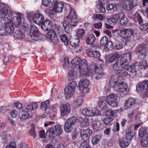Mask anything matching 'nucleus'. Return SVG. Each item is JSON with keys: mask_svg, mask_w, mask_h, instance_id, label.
<instances>
[{"mask_svg": "<svg viewBox=\"0 0 148 148\" xmlns=\"http://www.w3.org/2000/svg\"><path fill=\"white\" fill-rule=\"evenodd\" d=\"M29 34L33 40L37 41H43L45 37V35L40 33L38 28L34 25L30 27Z\"/></svg>", "mask_w": 148, "mask_h": 148, "instance_id": "39448f33", "label": "nucleus"}, {"mask_svg": "<svg viewBox=\"0 0 148 148\" xmlns=\"http://www.w3.org/2000/svg\"><path fill=\"white\" fill-rule=\"evenodd\" d=\"M90 82L88 79L83 78L80 80L78 87L81 92L84 94H86L89 92L90 88L88 86Z\"/></svg>", "mask_w": 148, "mask_h": 148, "instance_id": "6e6552de", "label": "nucleus"}, {"mask_svg": "<svg viewBox=\"0 0 148 148\" xmlns=\"http://www.w3.org/2000/svg\"><path fill=\"white\" fill-rule=\"evenodd\" d=\"M126 64L122 66V68L118 72L114 75L113 76L116 75V77L117 78L119 79V78L120 77H124L125 76H128V72L126 71L127 69H125L123 67H125V66Z\"/></svg>", "mask_w": 148, "mask_h": 148, "instance_id": "5701e85b", "label": "nucleus"}, {"mask_svg": "<svg viewBox=\"0 0 148 148\" xmlns=\"http://www.w3.org/2000/svg\"><path fill=\"white\" fill-rule=\"evenodd\" d=\"M123 65L118 60L114 64L113 69L115 71L116 74L122 68Z\"/></svg>", "mask_w": 148, "mask_h": 148, "instance_id": "7c9ffc66", "label": "nucleus"}, {"mask_svg": "<svg viewBox=\"0 0 148 148\" xmlns=\"http://www.w3.org/2000/svg\"><path fill=\"white\" fill-rule=\"evenodd\" d=\"M114 119L112 118L109 117H106L103 119V122L105 124H108L110 122H112Z\"/></svg>", "mask_w": 148, "mask_h": 148, "instance_id": "0e129e2a", "label": "nucleus"}, {"mask_svg": "<svg viewBox=\"0 0 148 148\" xmlns=\"http://www.w3.org/2000/svg\"><path fill=\"white\" fill-rule=\"evenodd\" d=\"M33 20L35 23L41 26L44 22V17L42 14L38 13L34 15Z\"/></svg>", "mask_w": 148, "mask_h": 148, "instance_id": "aec40b11", "label": "nucleus"}, {"mask_svg": "<svg viewBox=\"0 0 148 148\" xmlns=\"http://www.w3.org/2000/svg\"><path fill=\"white\" fill-rule=\"evenodd\" d=\"M104 113L106 116L112 118L113 119L116 116V112L110 109L106 110Z\"/></svg>", "mask_w": 148, "mask_h": 148, "instance_id": "f704fd0d", "label": "nucleus"}, {"mask_svg": "<svg viewBox=\"0 0 148 148\" xmlns=\"http://www.w3.org/2000/svg\"><path fill=\"white\" fill-rule=\"evenodd\" d=\"M68 18L71 20V22L73 23H76L78 22V19L75 10L72 7H70L69 8Z\"/></svg>", "mask_w": 148, "mask_h": 148, "instance_id": "dca6fc26", "label": "nucleus"}, {"mask_svg": "<svg viewBox=\"0 0 148 148\" xmlns=\"http://www.w3.org/2000/svg\"><path fill=\"white\" fill-rule=\"evenodd\" d=\"M116 6V4L115 3L109 4L106 5V8L108 11H110L113 10Z\"/></svg>", "mask_w": 148, "mask_h": 148, "instance_id": "680f3d73", "label": "nucleus"}, {"mask_svg": "<svg viewBox=\"0 0 148 148\" xmlns=\"http://www.w3.org/2000/svg\"><path fill=\"white\" fill-rule=\"evenodd\" d=\"M139 136L140 137L143 138L148 136V132L147 128L145 127H141L139 130Z\"/></svg>", "mask_w": 148, "mask_h": 148, "instance_id": "c85d7f7f", "label": "nucleus"}, {"mask_svg": "<svg viewBox=\"0 0 148 148\" xmlns=\"http://www.w3.org/2000/svg\"><path fill=\"white\" fill-rule=\"evenodd\" d=\"M138 0H132L130 2V0H125L122 3V6L124 9L129 11H130L138 4Z\"/></svg>", "mask_w": 148, "mask_h": 148, "instance_id": "ddd939ff", "label": "nucleus"}, {"mask_svg": "<svg viewBox=\"0 0 148 148\" xmlns=\"http://www.w3.org/2000/svg\"><path fill=\"white\" fill-rule=\"evenodd\" d=\"M76 120V117L73 116L68 119L66 121V123L73 126V125L75 123Z\"/></svg>", "mask_w": 148, "mask_h": 148, "instance_id": "603ef678", "label": "nucleus"}, {"mask_svg": "<svg viewBox=\"0 0 148 148\" xmlns=\"http://www.w3.org/2000/svg\"><path fill=\"white\" fill-rule=\"evenodd\" d=\"M64 63L63 65V68L66 71H68L71 69V67L69 65V61L67 58H65L64 59Z\"/></svg>", "mask_w": 148, "mask_h": 148, "instance_id": "ea45409f", "label": "nucleus"}, {"mask_svg": "<svg viewBox=\"0 0 148 148\" xmlns=\"http://www.w3.org/2000/svg\"><path fill=\"white\" fill-rule=\"evenodd\" d=\"M79 40L78 38H75L73 39L71 41L70 44L72 47H74L79 45Z\"/></svg>", "mask_w": 148, "mask_h": 148, "instance_id": "13d9d810", "label": "nucleus"}, {"mask_svg": "<svg viewBox=\"0 0 148 148\" xmlns=\"http://www.w3.org/2000/svg\"><path fill=\"white\" fill-rule=\"evenodd\" d=\"M118 21L120 20V23L122 25L126 24L128 21V19L126 17L125 14L123 12H121L118 14Z\"/></svg>", "mask_w": 148, "mask_h": 148, "instance_id": "a878e982", "label": "nucleus"}, {"mask_svg": "<svg viewBox=\"0 0 148 148\" xmlns=\"http://www.w3.org/2000/svg\"><path fill=\"white\" fill-rule=\"evenodd\" d=\"M92 18L95 20L98 19L101 21L103 19V16L100 14H95L92 16Z\"/></svg>", "mask_w": 148, "mask_h": 148, "instance_id": "bf43d9fd", "label": "nucleus"}, {"mask_svg": "<svg viewBox=\"0 0 148 148\" xmlns=\"http://www.w3.org/2000/svg\"><path fill=\"white\" fill-rule=\"evenodd\" d=\"M77 85V82L75 81H73L69 83L67 86L69 87L72 88H73V89L75 90Z\"/></svg>", "mask_w": 148, "mask_h": 148, "instance_id": "69168bd1", "label": "nucleus"}, {"mask_svg": "<svg viewBox=\"0 0 148 148\" xmlns=\"http://www.w3.org/2000/svg\"><path fill=\"white\" fill-rule=\"evenodd\" d=\"M73 127L71 125H69L66 122L64 126V130L67 133L71 132L73 129Z\"/></svg>", "mask_w": 148, "mask_h": 148, "instance_id": "4d7b16f0", "label": "nucleus"}, {"mask_svg": "<svg viewBox=\"0 0 148 148\" xmlns=\"http://www.w3.org/2000/svg\"><path fill=\"white\" fill-rule=\"evenodd\" d=\"M101 138V136L99 135H97L95 136L92 139L91 142L93 145H96Z\"/></svg>", "mask_w": 148, "mask_h": 148, "instance_id": "de8ad7c7", "label": "nucleus"}, {"mask_svg": "<svg viewBox=\"0 0 148 148\" xmlns=\"http://www.w3.org/2000/svg\"><path fill=\"white\" fill-rule=\"evenodd\" d=\"M5 148H16V144L14 142H12L7 145Z\"/></svg>", "mask_w": 148, "mask_h": 148, "instance_id": "338daca9", "label": "nucleus"}, {"mask_svg": "<svg viewBox=\"0 0 148 148\" xmlns=\"http://www.w3.org/2000/svg\"><path fill=\"white\" fill-rule=\"evenodd\" d=\"M92 131L90 129L84 130L81 132L80 136L82 139L86 141L89 139V135L92 134Z\"/></svg>", "mask_w": 148, "mask_h": 148, "instance_id": "6ab92c4d", "label": "nucleus"}, {"mask_svg": "<svg viewBox=\"0 0 148 148\" xmlns=\"http://www.w3.org/2000/svg\"><path fill=\"white\" fill-rule=\"evenodd\" d=\"M141 143L143 147H148V136L142 138Z\"/></svg>", "mask_w": 148, "mask_h": 148, "instance_id": "49530a36", "label": "nucleus"}, {"mask_svg": "<svg viewBox=\"0 0 148 148\" xmlns=\"http://www.w3.org/2000/svg\"><path fill=\"white\" fill-rule=\"evenodd\" d=\"M104 47L105 50L108 51L112 50L114 47L112 42L111 41H109Z\"/></svg>", "mask_w": 148, "mask_h": 148, "instance_id": "c03bdc74", "label": "nucleus"}, {"mask_svg": "<svg viewBox=\"0 0 148 148\" xmlns=\"http://www.w3.org/2000/svg\"><path fill=\"white\" fill-rule=\"evenodd\" d=\"M71 112L70 104L68 103L62 104L60 108V114L62 116H66Z\"/></svg>", "mask_w": 148, "mask_h": 148, "instance_id": "2eb2a0df", "label": "nucleus"}, {"mask_svg": "<svg viewBox=\"0 0 148 148\" xmlns=\"http://www.w3.org/2000/svg\"><path fill=\"white\" fill-rule=\"evenodd\" d=\"M60 38L62 42L66 46L69 43L68 38L65 34H63L60 36Z\"/></svg>", "mask_w": 148, "mask_h": 148, "instance_id": "79ce46f5", "label": "nucleus"}, {"mask_svg": "<svg viewBox=\"0 0 148 148\" xmlns=\"http://www.w3.org/2000/svg\"><path fill=\"white\" fill-rule=\"evenodd\" d=\"M49 103V101L47 100L41 103L40 108L43 110H45L47 108Z\"/></svg>", "mask_w": 148, "mask_h": 148, "instance_id": "6e6d98bb", "label": "nucleus"}, {"mask_svg": "<svg viewBox=\"0 0 148 148\" xmlns=\"http://www.w3.org/2000/svg\"><path fill=\"white\" fill-rule=\"evenodd\" d=\"M95 40V36L93 34H90L88 35L86 38V44L89 45H92Z\"/></svg>", "mask_w": 148, "mask_h": 148, "instance_id": "e433bc0d", "label": "nucleus"}, {"mask_svg": "<svg viewBox=\"0 0 148 148\" xmlns=\"http://www.w3.org/2000/svg\"><path fill=\"white\" fill-rule=\"evenodd\" d=\"M119 143L120 147L123 148L128 147L130 142L127 141L125 138H123L119 140Z\"/></svg>", "mask_w": 148, "mask_h": 148, "instance_id": "473e14b6", "label": "nucleus"}, {"mask_svg": "<svg viewBox=\"0 0 148 148\" xmlns=\"http://www.w3.org/2000/svg\"><path fill=\"white\" fill-rule=\"evenodd\" d=\"M19 117L22 120H25L27 119L29 116V113L25 111H22L19 114Z\"/></svg>", "mask_w": 148, "mask_h": 148, "instance_id": "09e8293b", "label": "nucleus"}, {"mask_svg": "<svg viewBox=\"0 0 148 148\" xmlns=\"http://www.w3.org/2000/svg\"><path fill=\"white\" fill-rule=\"evenodd\" d=\"M115 32L117 33L119 35L124 39L130 37L134 34V31L133 30L130 28L126 29H121L119 30H115Z\"/></svg>", "mask_w": 148, "mask_h": 148, "instance_id": "9b49d317", "label": "nucleus"}, {"mask_svg": "<svg viewBox=\"0 0 148 148\" xmlns=\"http://www.w3.org/2000/svg\"><path fill=\"white\" fill-rule=\"evenodd\" d=\"M52 26V23L51 21L49 20L46 19L45 21L44 20V22L40 27L42 29L47 31L51 28Z\"/></svg>", "mask_w": 148, "mask_h": 148, "instance_id": "393cba45", "label": "nucleus"}, {"mask_svg": "<svg viewBox=\"0 0 148 148\" xmlns=\"http://www.w3.org/2000/svg\"><path fill=\"white\" fill-rule=\"evenodd\" d=\"M85 31L82 29H79L77 33V36L78 39H82L85 34Z\"/></svg>", "mask_w": 148, "mask_h": 148, "instance_id": "3c124183", "label": "nucleus"}, {"mask_svg": "<svg viewBox=\"0 0 148 148\" xmlns=\"http://www.w3.org/2000/svg\"><path fill=\"white\" fill-rule=\"evenodd\" d=\"M13 34L14 38L17 39H22L25 37V35L21 32L19 31H16L12 34Z\"/></svg>", "mask_w": 148, "mask_h": 148, "instance_id": "2f4dec72", "label": "nucleus"}, {"mask_svg": "<svg viewBox=\"0 0 148 148\" xmlns=\"http://www.w3.org/2000/svg\"><path fill=\"white\" fill-rule=\"evenodd\" d=\"M95 11L96 12L105 13L106 12V9L105 6L101 3H97V4L95 8Z\"/></svg>", "mask_w": 148, "mask_h": 148, "instance_id": "c756f323", "label": "nucleus"}, {"mask_svg": "<svg viewBox=\"0 0 148 148\" xmlns=\"http://www.w3.org/2000/svg\"><path fill=\"white\" fill-rule=\"evenodd\" d=\"M109 41L108 39L106 36L103 37L100 41V44L101 46H104Z\"/></svg>", "mask_w": 148, "mask_h": 148, "instance_id": "5fc2aeb1", "label": "nucleus"}, {"mask_svg": "<svg viewBox=\"0 0 148 148\" xmlns=\"http://www.w3.org/2000/svg\"><path fill=\"white\" fill-rule=\"evenodd\" d=\"M46 37L50 39L54 44H56L58 42V39L56 34L54 30L51 29L46 34Z\"/></svg>", "mask_w": 148, "mask_h": 148, "instance_id": "f3484780", "label": "nucleus"}, {"mask_svg": "<svg viewBox=\"0 0 148 148\" xmlns=\"http://www.w3.org/2000/svg\"><path fill=\"white\" fill-rule=\"evenodd\" d=\"M54 132L56 136L61 134L62 132V130L61 125L59 124L55 125L54 127Z\"/></svg>", "mask_w": 148, "mask_h": 148, "instance_id": "58836bf2", "label": "nucleus"}, {"mask_svg": "<svg viewBox=\"0 0 148 148\" xmlns=\"http://www.w3.org/2000/svg\"><path fill=\"white\" fill-rule=\"evenodd\" d=\"M142 13V11L139 10L135 14L134 16V20L136 22V24L137 25L138 23L140 25H141L139 26V28L141 30H146L147 29V24H144L141 25L143 23V20L140 16V14Z\"/></svg>", "mask_w": 148, "mask_h": 148, "instance_id": "0eeeda50", "label": "nucleus"}, {"mask_svg": "<svg viewBox=\"0 0 148 148\" xmlns=\"http://www.w3.org/2000/svg\"><path fill=\"white\" fill-rule=\"evenodd\" d=\"M77 120L79 122L80 126L82 127H86L88 125V123L86 119H84L81 117H78Z\"/></svg>", "mask_w": 148, "mask_h": 148, "instance_id": "72a5a7b5", "label": "nucleus"}, {"mask_svg": "<svg viewBox=\"0 0 148 148\" xmlns=\"http://www.w3.org/2000/svg\"><path fill=\"white\" fill-rule=\"evenodd\" d=\"M79 58H79H74L71 61V64L72 65V66L71 67V69L70 71L69 72L68 75L67 76V79L69 81H70L72 80H73L75 79L77 77V72L76 71L78 69L80 71V69L79 68L76 67L75 66V64H78L73 63H72L73 60L75 58Z\"/></svg>", "mask_w": 148, "mask_h": 148, "instance_id": "9d476101", "label": "nucleus"}, {"mask_svg": "<svg viewBox=\"0 0 148 148\" xmlns=\"http://www.w3.org/2000/svg\"><path fill=\"white\" fill-rule=\"evenodd\" d=\"M42 3L46 7H53L54 11L58 13L61 12L64 6L62 2H58L56 0H42Z\"/></svg>", "mask_w": 148, "mask_h": 148, "instance_id": "20e7f679", "label": "nucleus"}, {"mask_svg": "<svg viewBox=\"0 0 148 148\" xmlns=\"http://www.w3.org/2000/svg\"><path fill=\"white\" fill-rule=\"evenodd\" d=\"M46 134L50 137L56 136L53 127H51L48 129L46 133Z\"/></svg>", "mask_w": 148, "mask_h": 148, "instance_id": "a18cd8bd", "label": "nucleus"}, {"mask_svg": "<svg viewBox=\"0 0 148 148\" xmlns=\"http://www.w3.org/2000/svg\"><path fill=\"white\" fill-rule=\"evenodd\" d=\"M37 107V105L36 103H34L27 106V107L25 110V111L29 113L32 111L35 110Z\"/></svg>", "mask_w": 148, "mask_h": 148, "instance_id": "c9c22d12", "label": "nucleus"}, {"mask_svg": "<svg viewBox=\"0 0 148 148\" xmlns=\"http://www.w3.org/2000/svg\"><path fill=\"white\" fill-rule=\"evenodd\" d=\"M90 146L89 144L86 142L82 143L80 145L79 148H90Z\"/></svg>", "mask_w": 148, "mask_h": 148, "instance_id": "774afa93", "label": "nucleus"}, {"mask_svg": "<svg viewBox=\"0 0 148 148\" xmlns=\"http://www.w3.org/2000/svg\"><path fill=\"white\" fill-rule=\"evenodd\" d=\"M83 102V101L82 99H77L74 100L73 104L75 107H78L81 106Z\"/></svg>", "mask_w": 148, "mask_h": 148, "instance_id": "8fccbe9b", "label": "nucleus"}, {"mask_svg": "<svg viewBox=\"0 0 148 148\" xmlns=\"http://www.w3.org/2000/svg\"><path fill=\"white\" fill-rule=\"evenodd\" d=\"M36 132L35 130V128L33 127L31 128L28 132L29 135L32 136L34 138H35L36 136Z\"/></svg>", "mask_w": 148, "mask_h": 148, "instance_id": "052dcab7", "label": "nucleus"}, {"mask_svg": "<svg viewBox=\"0 0 148 148\" xmlns=\"http://www.w3.org/2000/svg\"><path fill=\"white\" fill-rule=\"evenodd\" d=\"M98 105L102 110L106 109L108 107L107 104L105 100H100L99 102Z\"/></svg>", "mask_w": 148, "mask_h": 148, "instance_id": "37998d69", "label": "nucleus"}, {"mask_svg": "<svg viewBox=\"0 0 148 148\" xmlns=\"http://www.w3.org/2000/svg\"><path fill=\"white\" fill-rule=\"evenodd\" d=\"M136 102L135 99L132 98H130L127 100L125 104L124 108L125 110L130 108L134 105Z\"/></svg>", "mask_w": 148, "mask_h": 148, "instance_id": "bb28decb", "label": "nucleus"}, {"mask_svg": "<svg viewBox=\"0 0 148 148\" xmlns=\"http://www.w3.org/2000/svg\"><path fill=\"white\" fill-rule=\"evenodd\" d=\"M118 60L123 65H128L131 59V55L130 53L122 54L119 56Z\"/></svg>", "mask_w": 148, "mask_h": 148, "instance_id": "4468645a", "label": "nucleus"}, {"mask_svg": "<svg viewBox=\"0 0 148 148\" xmlns=\"http://www.w3.org/2000/svg\"><path fill=\"white\" fill-rule=\"evenodd\" d=\"M64 91L65 97L66 99H67L73 95L75 91V89L66 86L64 88Z\"/></svg>", "mask_w": 148, "mask_h": 148, "instance_id": "b1692460", "label": "nucleus"}, {"mask_svg": "<svg viewBox=\"0 0 148 148\" xmlns=\"http://www.w3.org/2000/svg\"><path fill=\"white\" fill-rule=\"evenodd\" d=\"M123 67L127 69V71L130 72V75L131 77L134 78L136 76L137 74L136 71L134 66L126 65Z\"/></svg>", "mask_w": 148, "mask_h": 148, "instance_id": "4be33fe9", "label": "nucleus"}, {"mask_svg": "<svg viewBox=\"0 0 148 148\" xmlns=\"http://www.w3.org/2000/svg\"><path fill=\"white\" fill-rule=\"evenodd\" d=\"M86 53L89 56L96 58H99L101 56V54L99 51L92 49H86Z\"/></svg>", "mask_w": 148, "mask_h": 148, "instance_id": "a211bd4d", "label": "nucleus"}, {"mask_svg": "<svg viewBox=\"0 0 148 148\" xmlns=\"http://www.w3.org/2000/svg\"><path fill=\"white\" fill-rule=\"evenodd\" d=\"M135 51L137 53H140L138 56L139 60H143L145 58H148V48H146L144 45L141 44L138 46Z\"/></svg>", "mask_w": 148, "mask_h": 148, "instance_id": "423d86ee", "label": "nucleus"}, {"mask_svg": "<svg viewBox=\"0 0 148 148\" xmlns=\"http://www.w3.org/2000/svg\"><path fill=\"white\" fill-rule=\"evenodd\" d=\"M117 98V96L116 94L112 93L106 97V100L107 103L110 106L116 107L118 105Z\"/></svg>", "mask_w": 148, "mask_h": 148, "instance_id": "f8f14e48", "label": "nucleus"}, {"mask_svg": "<svg viewBox=\"0 0 148 148\" xmlns=\"http://www.w3.org/2000/svg\"><path fill=\"white\" fill-rule=\"evenodd\" d=\"M118 14L113 15L112 18L108 19L109 23L112 25L115 24L118 21Z\"/></svg>", "mask_w": 148, "mask_h": 148, "instance_id": "a19ab883", "label": "nucleus"}, {"mask_svg": "<svg viewBox=\"0 0 148 148\" xmlns=\"http://www.w3.org/2000/svg\"><path fill=\"white\" fill-rule=\"evenodd\" d=\"M133 133L132 132L131 130L130 129H128L126 131L125 133V138L129 142L132 139L133 137Z\"/></svg>", "mask_w": 148, "mask_h": 148, "instance_id": "4c0bfd02", "label": "nucleus"}, {"mask_svg": "<svg viewBox=\"0 0 148 148\" xmlns=\"http://www.w3.org/2000/svg\"><path fill=\"white\" fill-rule=\"evenodd\" d=\"M148 66V64H147L146 61H143L139 63V67L140 69H145Z\"/></svg>", "mask_w": 148, "mask_h": 148, "instance_id": "864d4df0", "label": "nucleus"}, {"mask_svg": "<svg viewBox=\"0 0 148 148\" xmlns=\"http://www.w3.org/2000/svg\"><path fill=\"white\" fill-rule=\"evenodd\" d=\"M1 21L4 25L3 27H0V36L11 35L14 32V27H18L21 23L20 14L15 12L9 14Z\"/></svg>", "mask_w": 148, "mask_h": 148, "instance_id": "f257e3e1", "label": "nucleus"}, {"mask_svg": "<svg viewBox=\"0 0 148 148\" xmlns=\"http://www.w3.org/2000/svg\"><path fill=\"white\" fill-rule=\"evenodd\" d=\"M119 57L117 53H111L106 56L105 58L106 61L107 63H111L114 62Z\"/></svg>", "mask_w": 148, "mask_h": 148, "instance_id": "412c9836", "label": "nucleus"}, {"mask_svg": "<svg viewBox=\"0 0 148 148\" xmlns=\"http://www.w3.org/2000/svg\"><path fill=\"white\" fill-rule=\"evenodd\" d=\"M69 23L68 21H65L63 22V25L64 31L66 33H68L69 32Z\"/></svg>", "mask_w": 148, "mask_h": 148, "instance_id": "e2e57ef3", "label": "nucleus"}, {"mask_svg": "<svg viewBox=\"0 0 148 148\" xmlns=\"http://www.w3.org/2000/svg\"><path fill=\"white\" fill-rule=\"evenodd\" d=\"M82 113L84 115L88 116H99L101 114L99 110L91 108H84L82 111Z\"/></svg>", "mask_w": 148, "mask_h": 148, "instance_id": "1a4fd4ad", "label": "nucleus"}, {"mask_svg": "<svg viewBox=\"0 0 148 148\" xmlns=\"http://www.w3.org/2000/svg\"><path fill=\"white\" fill-rule=\"evenodd\" d=\"M72 63L74 64H75V66L79 68L80 73L85 76H90L97 73L95 78L96 79H100L104 75L103 73L99 71V70L96 66L91 65L90 66L89 69H88L87 62L85 59L75 58L73 60Z\"/></svg>", "mask_w": 148, "mask_h": 148, "instance_id": "f03ea898", "label": "nucleus"}, {"mask_svg": "<svg viewBox=\"0 0 148 148\" xmlns=\"http://www.w3.org/2000/svg\"><path fill=\"white\" fill-rule=\"evenodd\" d=\"M8 9L6 7L4 6L2 7L0 10V18H3L4 19L6 17L9 13H14V12H9L7 15L8 13Z\"/></svg>", "mask_w": 148, "mask_h": 148, "instance_id": "cd10ccee", "label": "nucleus"}, {"mask_svg": "<svg viewBox=\"0 0 148 148\" xmlns=\"http://www.w3.org/2000/svg\"><path fill=\"white\" fill-rule=\"evenodd\" d=\"M116 77V75L111 77L110 80V87L113 88L116 91L124 95H127L129 92V88L127 84Z\"/></svg>", "mask_w": 148, "mask_h": 148, "instance_id": "7ed1b4c3", "label": "nucleus"}]
</instances>
